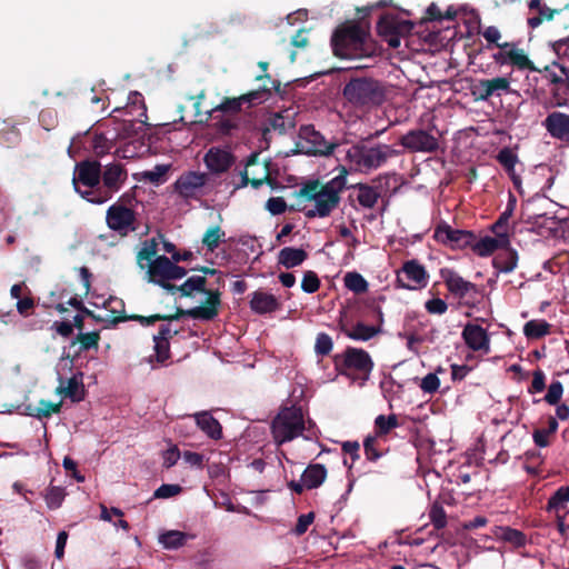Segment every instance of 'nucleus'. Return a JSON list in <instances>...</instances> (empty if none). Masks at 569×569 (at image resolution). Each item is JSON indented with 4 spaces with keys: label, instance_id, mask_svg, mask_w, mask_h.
<instances>
[{
    "label": "nucleus",
    "instance_id": "obj_1",
    "mask_svg": "<svg viewBox=\"0 0 569 569\" xmlns=\"http://www.w3.org/2000/svg\"><path fill=\"white\" fill-rule=\"evenodd\" d=\"M306 429L302 408L298 406L280 409L271 423V431L277 443L293 440Z\"/></svg>",
    "mask_w": 569,
    "mask_h": 569
},
{
    "label": "nucleus",
    "instance_id": "obj_2",
    "mask_svg": "<svg viewBox=\"0 0 569 569\" xmlns=\"http://www.w3.org/2000/svg\"><path fill=\"white\" fill-rule=\"evenodd\" d=\"M127 177V170L121 163L108 164L104 167L103 171L101 170L103 187L97 188V190H84L81 197L91 203L101 204L111 199L112 194L120 190Z\"/></svg>",
    "mask_w": 569,
    "mask_h": 569
},
{
    "label": "nucleus",
    "instance_id": "obj_3",
    "mask_svg": "<svg viewBox=\"0 0 569 569\" xmlns=\"http://www.w3.org/2000/svg\"><path fill=\"white\" fill-rule=\"evenodd\" d=\"M209 181V173L186 171L176 180L174 192L184 200H199L211 191Z\"/></svg>",
    "mask_w": 569,
    "mask_h": 569
},
{
    "label": "nucleus",
    "instance_id": "obj_4",
    "mask_svg": "<svg viewBox=\"0 0 569 569\" xmlns=\"http://www.w3.org/2000/svg\"><path fill=\"white\" fill-rule=\"evenodd\" d=\"M101 128L102 124H98L96 128L86 131L82 136L78 134L74 137L68 148L69 154L73 157V149L80 148L81 146L97 157H102L109 153L113 147L112 141L117 136L113 134L112 137H108L103 131H101Z\"/></svg>",
    "mask_w": 569,
    "mask_h": 569
},
{
    "label": "nucleus",
    "instance_id": "obj_5",
    "mask_svg": "<svg viewBox=\"0 0 569 569\" xmlns=\"http://www.w3.org/2000/svg\"><path fill=\"white\" fill-rule=\"evenodd\" d=\"M499 67L510 66L517 70L535 71L536 67L519 42H503L491 56Z\"/></svg>",
    "mask_w": 569,
    "mask_h": 569
},
{
    "label": "nucleus",
    "instance_id": "obj_6",
    "mask_svg": "<svg viewBox=\"0 0 569 569\" xmlns=\"http://www.w3.org/2000/svg\"><path fill=\"white\" fill-rule=\"evenodd\" d=\"M221 307V292L220 291H211L208 292V297L206 301L194 308L191 309H181L178 308L173 315H164V321L171 322L174 320H179L180 318L187 316L192 319H199L203 321L213 320L220 311Z\"/></svg>",
    "mask_w": 569,
    "mask_h": 569
},
{
    "label": "nucleus",
    "instance_id": "obj_7",
    "mask_svg": "<svg viewBox=\"0 0 569 569\" xmlns=\"http://www.w3.org/2000/svg\"><path fill=\"white\" fill-rule=\"evenodd\" d=\"M298 137L299 141L297 143V148L305 154L327 156L330 154L336 147L335 143L328 142L312 124L301 126Z\"/></svg>",
    "mask_w": 569,
    "mask_h": 569
},
{
    "label": "nucleus",
    "instance_id": "obj_8",
    "mask_svg": "<svg viewBox=\"0 0 569 569\" xmlns=\"http://www.w3.org/2000/svg\"><path fill=\"white\" fill-rule=\"evenodd\" d=\"M136 221V211L122 202L111 204L106 213L107 226L122 237L137 230Z\"/></svg>",
    "mask_w": 569,
    "mask_h": 569
},
{
    "label": "nucleus",
    "instance_id": "obj_9",
    "mask_svg": "<svg viewBox=\"0 0 569 569\" xmlns=\"http://www.w3.org/2000/svg\"><path fill=\"white\" fill-rule=\"evenodd\" d=\"M333 54L341 59H352L356 54V20L340 24L331 37Z\"/></svg>",
    "mask_w": 569,
    "mask_h": 569
},
{
    "label": "nucleus",
    "instance_id": "obj_10",
    "mask_svg": "<svg viewBox=\"0 0 569 569\" xmlns=\"http://www.w3.org/2000/svg\"><path fill=\"white\" fill-rule=\"evenodd\" d=\"M269 96H270V90L266 86H262L257 90L249 91L239 97H233V98L226 97L221 101V103L213 107V112L216 114H218L217 112H223V113H227V116L237 119V117L241 112L242 106L244 103H248L249 106H251L254 102L263 101Z\"/></svg>",
    "mask_w": 569,
    "mask_h": 569
},
{
    "label": "nucleus",
    "instance_id": "obj_11",
    "mask_svg": "<svg viewBox=\"0 0 569 569\" xmlns=\"http://www.w3.org/2000/svg\"><path fill=\"white\" fill-rule=\"evenodd\" d=\"M429 274L426 268L417 260L406 261L397 272V282L403 289L420 290L427 287Z\"/></svg>",
    "mask_w": 569,
    "mask_h": 569
},
{
    "label": "nucleus",
    "instance_id": "obj_12",
    "mask_svg": "<svg viewBox=\"0 0 569 569\" xmlns=\"http://www.w3.org/2000/svg\"><path fill=\"white\" fill-rule=\"evenodd\" d=\"M377 29L386 42L396 49L401 44V37L410 32L411 24L396 16L386 14L379 20Z\"/></svg>",
    "mask_w": 569,
    "mask_h": 569
},
{
    "label": "nucleus",
    "instance_id": "obj_13",
    "mask_svg": "<svg viewBox=\"0 0 569 569\" xmlns=\"http://www.w3.org/2000/svg\"><path fill=\"white\" fill-rule=\"evenodd\" d=\"M433 239L452 249H462L471 246L475 236L470 231L453 229L446 222L439 223L433 232Z\"/></svg>",
    "mask_w": 569,
    "mask_h": 569
},
{
    "label": "nucleus",
    "instance_id": "obj_14",
    "mask_svg": "<svg viewBox=\"0 0 569 569\" xmlns=\"http://www.w3.org/2000/svg\"><path fill=\"white\" fill-rule=\"evenodd\" d=\"M400 144L410 152H435L439 147L438 138L430 132L417 129L410 130L400 139Z\"/></svg>",
    "mask_w": 569,
    "mask_h": 569
},
{
    "label": "nucleus",
    "instance_id": "obj_15",
    "mask_svg": "<svg viewBox=\"0 0 569 569\" xmlns=\"http://www.w3.org/2000/svg\"><path fill=\"white\" fill-rule=\"evenodd\" d=\"M101 163L97 160H84L76 166V176L73 184L77 192H83L79 189L78 183L88 187V190H97L100 188Z\"/></svg>",
    "mask_w": 569,
    "mask_h": 569
},
{
    "label": "nucleus",
    "instance_id": "obj_16",
    "mask_svg": "<svg viewBox=\"0 0 569 569\" xmlns=\"http://www.w3.org/2000/svg\"><path fill=\"white\" fill-rule=\"evenodd\" d=\"M186 274L187 270L183 267L176 264L173 260L166 256H158L150 262L147 271L148 277L161 278V280H177Z\"/></svg>",
    "mask_w": 569,
    "mask_h": 569
},
{
    "label": "nucleus",
    "instance_id": "obj_17",
    "mask_svg": "<svg viewBox=\"0 0 569 569\" xmlns=\"http://www.w3.org/2000/svg\"><path fill=\"white\" fill-rule=\"evenodd\" d=\"M338 190L331 184L321 186V192L315 200V208L306 211L307 218L328 217L339 203Z\"/></svg>",
    "mask_w": 569,
    "mask_h": 569
},
{
    "label": "nucleus",
    "instance_id": "obj_18",
    "mask_svg": "<svg viewBox=\"0 0 569 569\" xmlns=\"http://www.w3.org/2000/svg\"><path fill=\"white\" fill-rule=\"evenodd\" d=\"M461 337L469 349L476 352H490V337L485 328L477 323H467L461 332Z\"/></svg>",
    "mask_w": 569,
    "mask_h": 569
},
{
    "label": "nucleus",
    "instance_id": "obj_19",
    "mask_svg": "<svg viewBox=\"0 0 569 569\" xmlns=\"http://www.w3.org/2000/svg\"><path fill=\"white\" fill-rule=\"evenodd\" d=\"M203 162L212 174L227 172L236 162V157L227 149L211 147L203 157Z\"/></svg>",
    "mask_w": 569,
    "mask_h": 569
},
{
    "label": "nucleus",
    "instance_id": "obj_20",
    "mask_svg": "<svg viewBox=\"0 0 569 569\" xmlns=\"http://www.w3.org/2000/svg\"><path fill=\"white\" fill-rule=\"evenodd\" d=\"M510 91V81L507 77H496L492 79L479 80L473 89L472 94L477 100L487 101L493 96H500Z\"/></svg>",
    "mask_w": 569,
    "mask_h": 569
},
{
    "label": "nucleus",
    "instance_id": "obj_21",
    "mask_svg": "<svg viewBox=\"0 0 569 569\" xmlns=\"http://www.w3.org/2000/svg\"><path fill=\"white\" fill-rule=\"evenodd\" d=\"M440 277L447 289L459 298H466L477 293V287L472 282L463 279L458 272L450 268L440 269Z\"/></svg>",
    "mask_w": 569,
    "mask_h": 569
},
{
    "label": "nucleus",
    "instance_id": "obj_22",
    "mask_svg": "<svg viewBox=\"0 0 569 569\" xmlns=\"http://www.w3.org/2000/svg\"><path fill=\"white\" fill-rule=\"evenodd\" d=\"M381 300L382 298L378 297L370 302L371 325H365L362 320H358V340L367 341L381 332L383 323Z\"/></svg>",
    "mask_w": 569,
    "mask_h": 569
},
{
    "label": "nucleus",
    "instance_id": "obj_23",
    "mask_svg": "<svg viewBox=\"0 0 569 569\" xmlns=\"http://www.w3.org/2000/svg\"><path fill=\"white\" fill-rule=\"evenodd\" d=\"M385 94L377 81L358 78V107H376L383 101Z\"/></svg>",
    "mask_w": 569,
    "mask_h": 569
},
{
    "label": "nucleus",
    "instance_id": "obj_24",
    "mask_svg": "<svg viewBox=\"0 0 569 569\" xmlns=\"http://www.w3.org/2000/svg\"><path fill=\"white\" fill-rule=\"evenodd\" d=\"M397 154V151L389 146H378L368 149L358 156V166H363L367 169L380 167L388 158Z\"/></svg>",
    "mask_w": 569,
    "mask_h": 569
},
{
    "label": "nucleus",
    "instance_id": "obj_25",
    "mask_svg": "<svg viewBox=\"0 0 569 569\" xmlns=\"http://www.w3.org/2000/svg\"><path fill=\"white\" fill-rule=\"evenodd\" d=\"M213 112V108L203 113V118H200V123H211V126L223 136H229L233 130L238 128V121L236 118L227 116L223 112Z\"/></svg>",
    "mask_w": 569,
    "mask_h": 569
},
{
    "label": "nucleus",
    "instance_id": "obj_26",
    "mask_svg": "<svg viewBox=\"0 0 569 569\" xmlns=\"http://www.w3.org/2000/svg\"><path fill=\"white\" fill-rule=\"evenodd\" d=\"M551 137L569 141V116L562 112H551L543 122Z\"/></svg>",
    "mask_w": 569,
    "mask_h": 569
},
{
    "label": "nucleus",
    "instance_id": "obj_27",
    "mask_svg": "<svg viewBox=\"0 0 569 569\" xmlns=\"http://www.w3.org/2000/svg\"><path fill=\"white\" fill-rule=\"evenodd\" d=\"M131 101L124 107L123 111L126 116H130L129 119H123V128L127 129V123L133 124L139 122L140 127L147 123V107L143 101V97L139 92H134L130 97Z\"/></svg>",
    "mask_w": 569,
    "mask_h": 569
},
{
    "label": "nucleus",
    "instance_id": "obj_28",
    "mask_svg": "<svg viewBox=\"0 0 569 569\" xmlns=\"http://www.w3.org/2000/svg\"><path fill=\"white\" fill-rule=\"evenodd\" d=\"M250 308L257 315L272 313L280 309L281 303L276 296L257 290L251 293Z\"/></svg>",
    "mask_w": 569,
    "mask_h": 569
},
{
    "label": "nucleus",
    "instance_id": "obj_29",
    "mask_svg": "<svg viewBox=\"0 0 569 569\" xmlns=\"http://www.w3.org/2000/svg\"><path fill=\"white\" fill-rule=\"evenodd\" d=\"M530 17L527 20L528 26L531 29H536L543 22L551 21L558 13V10L551 9L541 0L529 1Z\"/></svg>",
    "mask_w": 569,
    "mask_h": 569
},
{
    "label": "nucleus",
    "instance_id": "obj_30",
    "mask_svg": "<svg viewBox=\"0 0 569 569\" xmlns=\"http://www.w3.org/2000/svg\"><path fill=\"white\" fill-rule=\"evenodd\" d=\"M510 243L508 233H496V237H483L471 243L472 250L480 257H488Z\"/></svg>",
    "mask_w": 569,
    "mask_h": 569
},
{
    "label": "nucleus",
    "instance_id": "obj_31",
    "mask_svg": "<svg viewBox=\"0 0 569 569\" xmlns=\"http://www.w3.org/2000/svg\"><path fill=\"white\" fill-rule=\"evenodd\" d=\"M193 418L197 427L210 439L219 440L222 438V426L209 411L197 412Z\"/></svg>",
    "mask_w": 569,
    "mask_h": 569
},
{
    "label": "nucleus",
    "instance_id": "obj_32",
    "mask_svg": "<svg viewBox=\"0 0 569 569\" xmlns=\"http://www.w3.org/2000/svg\"><path fill=\"white\" fill-rule=\"evenodd\" d=\"M335 368L340 375L356 380V348L348 347L341 355L335 356Z\"/></svg>",
    "mask_w": 569,
    "mask_h": 569
},
{
    "label": "nucleus",
    "instance_id": "obj_33",
    "mask_svg": "<svg viewBox=\"0 0 569 569\" xmlns=\"http://www.w3.org/2000/svg\"><path fill=\"white\" fill-rule=\"evenodd\" d=\"M308 259V252L302 248L284 247L278 253V263L286 269L302 264Z\"/></svg>",
    "mask_w": 569,
    "mask_h": 569
},
{
    "label": "nucleus",
    "instance_id": "obj_34",
    "mask_svg": "<svg viewBox=\"0 0 569 569\" xmlns=\"http://www.w3.org/2000/svg\"><path fill=\"white\" fill-rule=\"evenodd\" d=\"M492 264L499 272L510 273L518 264V253L516 250L511 249L509 244L505 248H500V252L495 256Z\"/></svg>",
    "mask_w": 569,
    "mask_h": 569
},
{
    "label": "nucleus",
    "instance_id": "obj_35",
    "mask_svg": "<svg viewBox=\"0 0 569 569\" xmlns=\"http://www.w3.org/2000/svg\"><path fill=\"white\" fill-rule=\"evenodd\" d=\"M460 16L458 18L467 27L469 36L480 33L481 18L478 11L468 4H460Z\"/></svg>",
    "mask_w": 569,
    "mask_h": 569
},
{
    "label": "nucleus",
    "instance_id": "obj_36",
    "mask_svg": "<svg viewBox=\"0 0 569 569\" xmlns=\"http://www.w3.org/2000/svg\"><path fill=\"white\" fill-rule=\"evenodd\" d=\"M327 477V469L323 465H309L301 476L307 489L318 488Z\"/></svg>",
    "mask_w": 569,
    "mask_h": 569
},
{
    "label": "nucleus",
    "instance_id": "obj_37",
    "mask_svg": "<svg viewBox=\"0 0 569 569\" xmlns=\"http://www.w3.org/2000/svg\"><path fill=\"white\" fill-rule=\"evenodd\" d=\"M496 539L510 543L513 547H522L526 543L525 535L513 528L497 526L492 529Z\"/></svg>",
    "mask_w": 569,
    "mask_h": 569
},
{
    "label": "nucleus",
    "instance_id": "obj_38",
    "mask_svg": "<svg viewBox=\"0 0 569 569\" xmlns=\"http://www.w3.org/2000/svg\"><path fill=\"white\" fill-rule=\"evenodd\" d=\"M56 392L58 395H62L63 397L71 399L74 402H78L83 399L84 390L81 381L78 380L76 376H73L67 380L66 386L61 381Z\"/></svg>",
    "mask_w": 569,
    "mask_h": 569
},
{
    "label": "nucleus",
    "instance_id": "obj_39",
    "mask_svg": "<svg viewBox=\"0 0 569 569\" xmlns=\"http://www.w3.org/2000/svg\"><path fill=\"white\" fill-rule=\"evenodd\" d=\"M188 538H192V536L179 530H169L160 535L159 542L163 548L173 550L184 546Z\"/></svg>",
    "mask_w": 569,
    "mask_h": 569
},
{
    "label": "nucleus",
    "instance_id": "obj_40",
    "mask_svg": "<svg viewBox=\"0 0 569 569\" xmlns=\"http://www.w3.org/2000/svg\"><path fill=\"white\" fill-rule=\"evenodd\" d=\"M206 284L207 279L203 276H192L179 286V291L183 297H192L194 291L204 293L208 297V292L212 290H207Z\"/></svg>",
    "mask_w": 569,
    "mask_h": 569
},
{
    "label": "nucleus",
    "instance_id": "obj_41",
    "mask_svg": "<svg viewBox=\"0 0 569 569\" xmlns=\"http://www.w3.org/2000/svg\"><path fill=\"white\" fill-rule=\"evenodd\" d=\"M340 329L348 337L356 339V309L347 306L340 311Z\"/></svg>",
    "mask_w": 569,
    "mask_h": 569
},
{
    "label": "nucleus",
    "instance_id": "obj_42",
    "mask_svg": "<svg viewBox=\"0 0 569 569\" xmlns=\"http://www.w3.org/2000/svg\"><path fill=\"white\" fill-rule=\"evenodd\" d=\"M550 327L546 320H530L523 326V335L528 339H539L550 333Z\"/></svg>",
    "mask_w": 569,
    "mask_h": 569
},
{
    "label": "nucleus",
    "instance_id": "obj_43",
    "mask_svg": "<svg viewBox=\"0 0 569 569\" xmlns=\"http://www.w3.org/2000/svg\"><path fill=\"white\" fill-rule=\"evenodd\" d=\"M226 232L221 229L220 226L210 227L202 237V243L207 247V250L213 252L223 241Z\"/></svg>",
    "mask_w": 569,
    "mask_h": 569
},
{
    "label": "nucleus",
    "instance_id": "obj_44",
    "mask_svg": "<svg viewBox=\"0 0 569 569\" xmlns=\"http://www.w3.org/2000/svg\"><path fill=\"white\" fill-rule=\"evenodd\" d=\"M66 498L64 488L59 486H49L46 489L44 500L47 507L51 510H56L62 506V502Z\"/></svg>",
    "mask_w": 569,
    "mask_h": 569
},
{
    "label": "nucleus",
    "instance_id": "obj_45",
    "mask_svg": "<svg viewBox=\"0 0 569 569\" xmlns=\"http://www.w3.org/2000/svg\"><path fill=\"white\" fill-rule=\"evenodd\" d=\"M569 502V487H560L549 499L547 509L549 511H559L565 509Z\"/></svg>",
    "mask_w": 569,
    "mask_h": 569
},
{
    "label": "nucleus",
    "instance_id": "obj_46",
    "mask_svg": "<svg viewBox=\"0 0 569 569\" xmlns=\"http://www.w3.org/2000/svg\"><path fill=\"white\" fill-rule=\"evenodd\" d=\"M373 369V361L368 352L358 349V381L365 382L369 379Z\"/></svg>",
    "mask_w": 569,
    "mask_h": 569
},
{
    "label": "nucleus",
    "instance_id": "obj_47",
    "mask_svg": "<svg viewBox=\"0 0 569 569\" xmlns=\"http://www.w3.org/2000/svg\"><path fill=\"white\" fill-rule=\"evenodd\" d=\"M375 426L377 429V433L380 439L381 436L387 435L391 429L397 428L399 426L398 418L396 415L390 416H378L375 420Z\"/></svg>",
    "mask_w": 569,
    "mask_h": 569
},
{
    "label": "nucleus",
    "instance_id": "obj_48",
    "mask_svg": "<svg viewBox=\"0 0 569 569\" xmlns=\"http://www.w3.org/2000/svg\"><path fill=\"white\" fill-rule=\"evenodd\" d=\"M166 316L164 315H151L148 317L140 316V315H131V316H118L112 319L113 323L123 322L127 320H132L139 322L141 326H151L156 323L157 321H164Z\"/></svg>",
    "mask_w": 569,
    "mask_h": 569
},
{
    "label": "nucleus",
    "instance_id": "obj_49",
    "mask_svg": "<svg viewBox=\"0 0 569 569\" xmlns=\"http://www.w3.org/2000/svg\"><path fill=\"white\" fill-rule=\"evenodd\" d=\"M365 455L368 460L375 461L383 455L378 436H369L363 441Z\"/></svg>",
    "mask_w": 569,
    "mask_h": 569
},
{
    "label": "nucleus",
    "instance_id": "obj_50",
    "mask_svg": "<svg viewBox=\"0 0 569 569\" xmlns=\"http://www.w3.org/2000/svg\"><path fill=\"white\" fill-rule=\"evenodd\" d=\"M100 340V333L98 331H91V332H80L76 340L72 341V345H76L77 342L80 343L81 350H90V349H97L99 346Z\"/></svg>",
    "mask_w": 569,
    "mask_h": 569
},
{
    "label": "nucleus",
    "instance_id": "obj_51",
    "mask_svg": "<svg viewBox=\"0 0 569 569\" xmlns=\"http://www.w3.org/2000/svg\"><path fill=\"white\" fill-rule=\"evenodd\" d=\"M321 192V186L318 181H309L305 183L298 191L295 192V196L298 198H303L308 201H315L317 197Z\"/></svg>",
    "mask_w": 569,
    "mask_h": 569
},
{
    "label": "nucleus",
    "instance_id": "obj_52",
    "mask_svg": "<svg viewBox=\"0 0 569 569\" xmlns=\"http://www.w3.org/2000/svg\"><path fill=\"white\" fill-rule=\"evenodd\" d=\"M378 192L368 186L358 183V201L368 208L373 207L378 199Z\"/></svg>",
    "mask_w": 569,
    "mask_h": 569
},
{
    "label": "nucleus",
    "instance_id": "obj_53",
    "mask_svg": "<svg viewBox=\"0 0 569 569\" xmlns=\"http://www.w3.org/2000/svg\"><path fill=\"white\" fill-rule=\"evenodd\" d=\"M61 409V402H51L48 400H40L39 406L36 408V412L33 413L34 417L41 419V418H49L52 413L60 412Z\"/></svg>",
    "mask_w": 569,
    "mask_h": 569
},
{
    "label": "nucleus",
    "instance_id": "obj_54",
    "mask_svg": "<svg viewBox=\"0 0 569 569\" xmlns=\"http://www.w3.org/2000/svg\"><path fill=\"white\" fill-rule=\"evenodd\" d=\"M39 123L47 131L56 128L58 124L57 111L52 108H44L39 113Z\"/></svg>",
    "mask_w": 569,
    "mask_h": 569
},
{
    "label": "nucleus",
    "instance_id": "obj_55",
    "mask_svg": "<svg viewBox=\"0 0 569 569\" xmlns=\"http://www.w3.org/2000/svg\"><path fill=\"white\" fill-rule=\"evenodd\" d=\"M515 208V200L510 201L506 210L501 213L499 219L493 223L492 231L495 233H507V226Z\"/></svg>",
    "mask_w": 569,
    "mask_h": 569
},
{
    "label": "nucleus",
    "instance_id": "obj_56",
    "mask_svg": "<svg viewBox=\"0 0 569 569\" xmlns=\"http://www.w3.org/2000/svg\"><path fill=\"white\" fill-rule=\"evenodd\" d=\"M332 339L328 333L320 332L317 335L315 351L318 356H327L332 350Z\"/></svg>",
    "mask_w": 569,
    "mask_h": 569
},
{
    "label": "nucleus",
    "instance_id": "obj_57",
    "mask_svg": "<svg viewBox=\"0 0 569 569\" xmlns=\"http://www.w3.org/2000/svg\"><path fill=\"white\" fill-rule=\"evenodd\" d=\"M270 128L278 131L280 134H284L290 129L295 128V123L282 114L276 113L270 119Z\"/></svg>",
    "mask_w": 569,
    "mask_h": 569
},
{
    "label": "nucleus",
    "instance_id": "obj_58",
    "mask_svg": "<svg viewBox=\"0 0 569 569\" xmlns=\"http://www.w3.org/2000/svg\"><path fill=\"white\" fill-rule=\"evenodd\" d=\"M154 356L159 363L166 362L170 358V341L153 337Z\"/></svg>",
    "mask_w": 569,
    "mask_h": 569
},
{
    "label": "nucleus",
    "instance_id": "obj_59",
    "mask_svg": "<svg viewBox=\"0 0 569 569\" xmlns=\"http://www.w3.org/2000/svg\"><path fill=\"white\" fill-rule=\"evenodd\" d=\"M320 287V279L315 271H306L301 281V289L307 293L318 291Z\"/></svg>",
    "mask_w": 569,
    "mask_h": 569
},
{
    "label": "nucleus",
    "instance_id": "obj_60",
    "mask_svg": "<svg viewBox=\"0 0 569 569\" xmlns=\"http://www.w3.org/2000/svg\"><path fill=\"white\" fill-rule=\"evenodd\" d=\"M169 167L166 164L156 166L152 170L146 171L143 177L146 180L153 184H159L166 181V174Z\"/></svg>",
    "mask_w": 569,
    "mask_h": 569
},
{
    "label": "nucleus",
    "instance_id": "obj_61",
    "mask_svg": "<svg viewBox=\"0 0 569 569\" xmlns=\"http://www.w3.org/2000/svg\"><path fill=\"white\" fill-rule=\"evenodd\" d=\"M181 491L182 488L179 485L163 483L153 492V498L167 499L179 495Z\"/></svg>",
    "mask_w": 569,
    "mask_h": 569
},
{
    "label": "nucleus",
    "instance_id": "obj_62",
    "mask_svg": "<svg viewBox=\"0 0 569 569\" xmlns=\"http://www.w3.org/2000/svg\"><path fill=\"white\" fill-rule=\"evenodd\" d=\"M480 33L482 34L483 39L487 41V43L495 44L497 48H499V44H502L503 42H500L502 39L501 31L496 26H489L486 27L483 30L480 29Z\"/></svg>",
    "mask_w": 569,
    "mask_h": 569
},
{
    "label": "nucleus",
    "instance_id": "obj_63",
    "mask_svg": "<svg viewBox=\"0 0 569 569\" xmlns=\"http://www.w3.org/2000/svg\"><path fill=\"white\" fill-rule=\"evenodd\" d=\"M562 393H563L562 383L560 381H552L548 388L546 396H545V400L549 405H557L560 401Z\"/></svg>",
    "mask_w": 569,
    "mask_h": 569
},
{
    "label": "nucleus",
    "instance_id": "obj_64",
    "mask_svg": "<svg viewBox=\"0 0 569 569\" xmlns=\"http://www.w3.org/2000/svg\"><path fill=\"white\" fill-rule=\"evenodd\" d=\"M440 387V380L436 373H428L421 380L420 388L427 393L436 392Z\"/></svg>",
    "mask_w": 569,
    "mask_h": 569
}]
</instances>
